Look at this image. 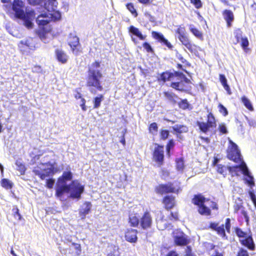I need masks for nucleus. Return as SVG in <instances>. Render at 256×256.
Returning <instances> with one entry per match:
<instances>
[{
    "instance_id": "38",
    "label": "nucleus",
    "mask_w": 256,
    "mask_h": 256,
    "mask_svg": "<svg viewBox=\"0 0 256 256\" xmlns=\"http://www.w3.org/2000/svg\"><path fill=\"white\" fill-rule=\"evenodd\" d=\"M55 8L53 10L50 9V12H52V13L49 14L50 16V18L54 21L58 20L61 18V14L58 10H55Z\"/></svg>"
},
{
    "instance_id": "49",
    "label": "nucleus",
    "mask_w": 256,
    "mask_h": 256,
    "mask_svg": "<svg viewBox=\"0 0 256 256\" xmlns=\"http://www.w3.org/2000/svg\"><path fill=\"white\" fill-rule=\"evenodd\" d=\"M16 164L17 166V170L20 172V174H24L26 170L25 165L24 164L18 161L16 162Z\"/></svg>"
},
{
    "instance_id": "34",
    "label": "nucleus",
    "mask_w": 256,
    "mask_h": 256,
    "mask_svg": "<svg viewBox=\"0 0 256 256\" xmlns=\"http://www.w3.org/2000/svg\"><path fill=\"white\" fill-rule=\"evenodd\" d=\"M56 0H45L44 8L50 12V10H53L56 6Z\"/></svg>"
},
{
    "instance_id": "46",
    "label": "nucleus",
    "mask_w": 256,
    "mask_h": 256,
    "mask_svg": "<svg viewBox=\"0 0 256 256\" xmlns=\"http://www.w3.org/2000/svg\"><path fill=\"white\" fill-rule=\"evenodd\" d=\"M48 31L45 28H39L36 32V34L41 40H44L46 38V34Z\"/></svg>"
},
{
    "instance_id": "23",
    "label": "nucleus",
    "mask_w": 256,
    "mask_h": 256,
    "mask_svg": "<svg viewBox=\"0 0 256 256\" xmlns=\"http://www.w3.org/2000/svg\"><path fill=\"white\" fill-rule=\"evenodd\" d=\"M234 212L235 214H240V216H242L246 221L248 222V220L249 217L248 215V213L242 204H234Z\"/></svg>"
},
{
    "instance_id": "62",
    "label": "nucleus",
    "mask_w": 256,
    "mask_h": 256,
    "mask_svg": "<svg viewBox=\"0 0 256 256\" xmlns=\"http://www.w3.org/2000/svg\"><path fill=\"white\" fill-rule=\"evenodd\" d=\"M55 182V180L54 178H50L48 179L46 181V186L49 188L51 189L53 188L54 184Z\"/></svg>"
},
{
    "instance_id": "41",
    "label": "nucleus",
    "mask_w": 256,
    "mask_h": 256,
    "mask_svg": "<svg viewBox=\"0 0 256 256\" xmlns=\"http://www.w3.org/2000/svg\"><path fill=\"white\" fill-rule=\"evenodd\" d=\"M176 56L178 60L183 64L184 68L190 67L191 66V64L184 58L182 54L178 52L176 54Z\"/></svg>"
},
{
    "instance_id": "51",
    "label": "nucleus",
    "mask_w": 256,
    "mask_h": 256,
    "mask_svg": "<svg viewBox=\"0 0 256 256\" xmlns=\"http://www.w3.org/2000/svg\"><path fill=\"white\" fill-rule=\"evenodd\" d=\"M234 232L236 235L239 238H245L247 236V233L246 232L243 231L240 228L238 227H236L234 228Z\"/></svg>"
},
{
    "instance_id": "24",
    "label": "nucleus",
    "mask_w": 256,
    "mask_h": 256,
    "mask_svg": "<svg viewBox=\"0 0 256 256\" xmlns=\"http://www.w3.org/2000/svg\"><path fill=\"white\" fill-rule=\"evenodd\" d=\"M54 52L56 58L58 62L62 64L67 62L68 56L64 50L61 49H56Z\"/></svg>"
},
{
    "instance_id": "56",
    "label": "nucleus",
    "mask_w": 256,
    "mask_h": 256,
    "mask_svg": "<svg viewBox=\"0 0 256 256\" xmlns=\"http://www.w3.org/2000/svg\"><path fill=\"white\" fill-rule=\"evenodd\" d=\"M218 108L219 109V112L221 113L224 116H226L228 114V111L226 108L222 104H220L218 105Z\"/></svg>"
},
{
    "instance_id": "55",
    "label": "nucleus",
    "mask_w": 256,
    "mask_h": 256,
    "mask_svg": "<svg viewBox=\"0 0 256 256\" xmlns=\"http://www.w3.org/2000/svg\"><path fill=\"white\" fill-rule=\"evenodd\" d=\"M169 219L170 220L178 221V212H171L170 216H168Z\"/></svg>"
},
{
    "instance_id": "53",
    "label": "nucleus",
    "mask_w": 256,
    "mask_h": 256,
    "mask_svg": "<svg viewBox=\"0 0 256 256\" xmlns=\"http://www.w3.org/2000/svg\"><path fill=\"white\" fill-rule=\"evenodd\" d=\"M234 37L236 38V42H234L235 44H236L239 42L240 39L242 38V32L240 28H238L234 32Z\"/></svg>"
},
{
    "instance_id": "31",
    "label": "nucleus",
    "mask_w": 256,
    "mask_h": 256,
    "mask_svg": "<svg viewBox=\"0 0 256 256\" xmlns=\"http://www.w3.org/2000/svg\"><path fill=\"white\" fill-rule=\"evenodd\" d=\"M128 222L131 227L137 228L140 226V218H138L136 215L130 216L128 218Z\"/></svg>"
},
{
    "instance_id": "59",
    "label": "nucleus",
    "mask_w": 256,
    "mask_h": 256,
    "mask_svg": "<svg viewBox=\"0 0 256 256\" xmlns=\"http://www.w3.org/2000/svg\"><path fill=\"white\" fill-rule=\"evenodd\" d=\"M218 130L220 134H226L228 133V130L224 124L222 123L219 124Z\"/></svg>"
},
{
    "instance_id": "52",
    "label": "nucleus",
    "mask_w": 256,
    "mask_h": 256,
    "mask_svg": "<svg viewBox=\"0 0 256 256\" xmlns=\"http://www.w3.org/2000/svg\"><path fill=\"white\" fill-rule=\"evenodd\" d=\"M13 212V216L18 220H20L22 218V216L20 213L19 209L16 206L13 208L12 210Z\"/></svg>"
},
{
    "instance_id": "48",
    "label": "nucleus",
    "mask_w": 256,
    "mask_h": 256,
    "mask_svg": "<svg viewBox=\"0 0 256 256\" xmlns=\"http://www.w3.org/2000/svg\"><path fill=\"white\" fill-rule=\"evenodd\" d=\"M160 140H165L168 138L170 136V132L168 130L160 129L159 132Z\"/></svg>"
},
{
    "instance_id": "29",
    "label": "nucleus",
    "mask_w": 256,
    "mask_h": 256,
    "mask_svg": "<svg viewBox=\"0 0 256 256\" xmlns=\"http://www.w3.org/2000/svg\"><path fill=\"white\" fill-rule=\"evenodd\" d=\"M129 32L132 34L134 35L137 36L140 40H144L146 37V35H143L139 29L131 26L129 28Z\"/></svg>"
},
{
    "instance_id": "18",
    "label": "nucleus",
    "mask_w": 256,
    "mask_h": 256,
    "mask_svg": "<svg viewBox=\"0 0 256 256\" xmlns=\"http://www.w3.org/2000/svg\"><path fill=\"white\" fill-rule=\"evenodd\" d=\"M174 134L178 140H184V137L181 135L182 133H186L188 131V127L186 125L176 124L172 126Z\"/></svg>"
},
{
    "instance_id": "1",
    "label": "nucleus",
    "mask_w": 256,
    "mask_h": 256,
    "mask_svg": "<svg viewBox=\"0 0 256 256\" xmlns=\"http://www.w3.org/2000/svg\"><path fill=\"white\" fill-rule=\"evenodd\" d=\"M175 77H179L181 80L179 82H172L170 86L178 91L192 94V84L182 72L178 71H174L172 72L169 71L162 72L160 74L159 80L165 82L173 80Z\"/></svg>"
},
{
    "instance_id": "35",
    "label": "nucleus",
    "mask_w": 256,
    "mask_h": 256,
    "mask_svg": "<svg viewBox=\"0 0 256 256\" xmlns=\"http://www.w3.org/2000/svg\"><path fill=\"white\" fill-rule=\"evenodd\" d=\"M1 186L6 190L11 189L13 186V183L7 178H2L0 181Z\"/></svg>"
},
{
    "instance_id": "28",
    "label": "nucleus",
    "mask_w": 256,
    "mask_h": 256,
    "mask_svg": "<svg viewBox=\"0 0 256 256\" xmlns=\"http://www.w3.org/2000/svg\"><path fill=\"white\" fill-rule=\"evenodd\" d=\"M72 178V174L69 170L64 172L62 175L58 178V184H66L67 181H70Z\"/></svg>"
},
{
    "instance_id": "61",
    "label": "nucleus",
    "mask_w": 256,
    "mask_h": 256,
    "mask_svg": "<svg viewBox=\"0 0 256 256\" xmlns=\"http://www.w3.org/2000/svg\"><path fill=\"white\" fill-rule=\"evenodd\" d=\"M236 256H250V255L247 250L240 248L237 252Z\"/></svg>"
},
{
    "instance_id": "25",
    "label": "nucleus",
    "mask_w": 256,
    "mask_h": 256,
    "mask_svg": "<svg viewBox=\"0 0 256 256\" xmlns=\"http://www.w3.org/2000/svg\"><path fill=\"white\" fill-rule=\"evenodd\" d=\"M224 20L226 22L228 28L232 26V22L234 20V15L232 11L229 10H225L222 12Z\"/></svg>"
},
{
    "instance_id": "47",
    "label": "nucleus",
    "mask_w": 256,
    "mask_h": 256,
    "mask_svg": "<svg viewBox=\"0 0 256 256\" xmlns=\"http://www.w3.org/2000/svg\"><path fill=\"white\" fill-rule=\"evenodd\" d=\"M178 106L179 108L183 110H186L189 109L190 104H189L187 99L182 100L180 102H178Z\"/></svg>"
},
{
    "instance_id": "20",
    "label": "nucleus",
    "mask_w": 256,
    "mask_h": 256,
    "mask_svg": "<svg viewBox=\"0 0 256 256\" xmlns=\"http://www.w3.org/2000/svg\"><path fill=\"white\" fill-rule=\"evenodd\" d=\"M240 242L242 245L247 248L250 250H254L255 244L252 235L247 236L244 239L240 240Z\"/></svg>"
},
{
    "instance_id": "13",
    "label": "nucleus",
    "mask_w": 256,
    "mask_h": 256,
    "mask_svg": "<svg viewBox=\"0 0 256 256\" xmlns=\"http://www.w3.org/2000/svg\"><path fill=\"white\" fill-rule=\"evenodd\" d=\"M153 224L152 216L150 212L146 210L140 217V228L144 230L150 229Z\"/></svg>"
},
{
    "instance_id": "50",
    "label": "nucleus",
    "mask_w": 256,
    "mask_h": 256,
    "mask_svg": "<svg viewBox=\"0 0 256 256\" xmlns=\"http://www.w3.org/2000/svg\"><path fill=\"white\" fill-rule=\"evenodd\" d=\"M110 250L106 256H118V248H116L114 245L110 246Z\"/></svg>"
},
{
    "instance_id": "21",
    "label": "nucleus",
    "mask_w": 256,
    "mask_h": 256,
    "mask_svg": "<svg viewBox=\"0 0 256 256\" xmlns=\"http://www.w3.org/2000/svg\"><path fill=\"white\" fill-rule=\"evenodd\" d=\"M38 168V167L34 168L32 170V172L35 174V175L38 176L42 180H44L47 176L53 175L54 173V168H52L44 169V170L45 172V173L41 172Z\"/></svg>"
},
{
    "instance_id": "17",
    "label": "nucleus",
    "mask_w": 256,
    "mask_h": 256,
    "mask_svg": "<svg viewBox=\"0 0 256 256\" xmlns=\"http://www.w3.org/2000/svg\"><path fill=\"white\" fill-rule=\"evenodd\" d=\"M152 38L156 40L158 42L164 44L170 49L172 48L173 46L164 38L162 34L158 32L152 31Z\"/></svg>"
},
{
    "instance_id": "54",
    "label": "nucleus",
    "mask_w": 256,
    "mask_h": 256,
    "mask_svg": "<svg viewBox=\"0 0 256 256\" xmlns=\"http://www.w3.org/2000/svg\"><path fill=\"white\" fill-rule=\"evenodd\" d=\"M249 45V42L248 39L246 37L242 38H241V42L240 46L244 50H246L248 48V46Z\"/></svg>"
},
{
    "instance_id": "60",
    "label": "nucleus",
    "mask_w": 256,
    "mask_h": 256,
    "mask_svg": "<svg viewBox=\"0 0 256 256\" xmlns=\"http://www.w3.org/2000/svg\"><path fill=\"white\" fill-rule=\"evenodd\" d=\"M190 2L197 9L202 7V4L201 0H190Z\"/></svg>"
},
{
    "instance_id": "45",
    "label": "nucleus",
    "mask_w": 256,
    "mask_h": 256,
    "mask_svg": "<svg viewBox=\"0 0 256 256\" xmlns=\"http://www.w3.org/2000/svg\"><path fill=\"white\" fill-rule=\"evenodd\" d=\"M190 32L197 38L202 40L203 34L202 32L200 31L195 27H192L190 28Z\"/></svg>"
},
{
    "instance_id": "33",
    "label": "nucleus",
    "mask_w": 256,
    "mask_h": 256,
    "mask_svg": "<svg viewBox=\"0 0 256 256\" xmlns=\"http://www.w3.org/2000/svg\"><path fill=\"white\" fill-rule=\"evenodd\" d=\"M175 146V142L174 139L169 140L166 146V153L167 156H170L171 155L170 152L172 150Z\"/></svg>"
},
{
    "instance_id": "27",
    "label": "nucleus",
    "mask_w": 256,
    "mask_h": 256,
    "mask_svg": "<svg viewBox=\"0 0 256 256\" xmlns=\"http://www.w3.org/2000/svg\"><path fill=\"white\" fill-rule=\"evenodd\" d=\"M92 208V204L90 202H86L83 204V206L80 209L79 214L82 218L84 219L86 214L90 212Z\"/></svg>"
},
{
    "instance_id": "12",
    "label": "nucleus",
    "mask_w": 256,
    "mask_h": 256,
    "mask_svg": "<svg viewBox=\"0 0 256 256\" xmlns=\"http://www.w3.org/2000/svg\"><path fill=\"white\" fill-rule=\"evenodd\" d=\"M230 146L227 150L226 157L228 159L236 163L242 161L240 152L237 145L232 141H230Z\"/></svg>"
},
{
    "instance_id": "43",
    "label": "nucleus",
    "mask_w": 256,
    "mask_h": 256,
    "mask_svg": "<svg viewBox=\"0 0 256 256\" xmlns=\"http://www.w3.org/2000/svg\"><path fill=\"white\" fill-rule=\"evenodd\" d=\"M176 162L177 170L179 171H182L184 168V158H176Z\"/></svg>"
},
{
    "instance_id": "42",
    "label": "nucleus",
    "mask_w": 256,
    "mask_h": 256,
    "mask_svg": "<svg viewBox=\"0 0 256 256\" xmlns=\"http://www.w3.org/2000/svg\"><path fill=\"white\" fill-rule=\"evenodd\" d=\"M126 6L134 17L136 18L138 16V14L134 8V4L132 2L127 3L126 4Z\"/></svg>"
},
{
    "instance_id": "63",
    "label": "nucleus",
    "mask_w": 256,
    "mask_h": 256,
    "mask_svg": "<svg viewBox=\"0 0 256 256\" xmlns=\"http://www.w3.org/2000/svg\"><path fill=\"white\" fill-rule=\"evenodd\" d=\"M186 256H196L192 253L191 247L187 246L186 249Z\"/></svg>"
},
{
    "instance_id": "14",
    "label": "nucleus",
    "mask_w": 256,
    "mask_h": 256,
    "mask_svg": "<svg viewBox=\"0 0 256 256\" xmlns=\"http://www.w3.org/2000/svg\"><path fill=\"white\" fill-rule=\"evenodd\" d=\"M68 44L71 48L72 52L74 55L78 56L82 52V46L78 36L73 35L70 36Z\"/></svg>"
},
{
    "instance_id": "44",
    "label": "nucleus",
    "mask_w": 256,
    "mask_h": 256,
    "mask_svg": "<svg viewBox=\"0 0 256 256\" xmlns=\"http://www.w3.org/2000/svg\"><path fill=\"white\" fill-rule=\"evenodd\" d=\"M148 132L150 134L155 135L158 131V126L156 122L150 124L148 128Z\"/></svg>"
},
{
    "instance_id": "57",
    "label": "nucleus",
    "mask_w": 256,
    "mask_h": 256,
    "mask_svg": "<svg viewBox=\"0 0 256 256\" xmlns=\"http://www.w3.org/2000/svg\"><path fill=\"white\" fill-rule=\"evenodd\" d=\"M72 245L74 247L76 256H79L82 252V248L80 244L76 242H72Z\"/></svg>"
},
{
    "instance_id": "30",
    "label": "nucleus",
    "mask_w": 256,
    "mask_h": 256,
    "mask_svg": "<svg viewBox=\"0 0 256 256\" xmlns=\"http://www.w3.org/2000/svg\"><path fill=\"white\" fill-rule=\"evenodd\" d=\"M48 14H47L39 15L36 18V22L38 26H44L49 23L50 20L48 18Z\"/></svg>"
},
{
    "instance_id": "37",
    "label": "nucleus",
    "mask_w": 256,
    "mask_h": 256,
    "mask_svg": "<svg viewBox=\"0 0 256 256\" xmlns=\"http://www.w3.org/2000/svg\"><path fill=\"white\" fill-rule=\"evenodd\" d=\"M164 94L170 102L174 104H176V99L178 98V96L176 94L169 92H164Z\"/></svg>"
},
{
    "instance_id": "9",
    "label": "nucleus",
    "mask_w": 256,
    "mask_h": 256,
    "mask_svg": "<svg viewBox=\"0 0 256 256\" xmlns=\"http://www.w3.org/2000/svg\"><path fill=\"white\" fill-rule=\"evenodd\" d=\"M180 190V186L176 188L171 182L159 184L154 188L155 192L160 195L167 194H178Z\"/></svg>"
},
{
    "instance_id": "3",
    "label": "nucleus",
    "mask_w": 256,
    "mask_h": 256,
    "mask_svg": "<svg viewBox=\"0 0 256 256\" xmlns=\"http://www.w3.org/2000/svg\"><path fill=\"white\" fill-rule=\"evenodd\" d=\"M24 2L20 0H14L12 2V10L14 12L15 16L22 20L28 28H32L33 26L32 20L35 17L34 12L30 10L24 12Z\"/></svg>"
},
{
    "instance_id": "15",
    "label": "nucleus",
    "mask_w": 256,
    "mask_h": 256,
    "mask_svg": "<svg viewBox=\"0 0 256 256\" xmlns=\"http://www.w3.org/2000/svg\"><path fill=\"white\" fill-rule=\"evenodd\" d=\"M162 202L164 204V208L168 211L173 208L176 204L174 196L170 195L164 196L162 198Z\"/></svg>"
},
{
    "instance_id": "16",
    "label": "nucleus",
    "mask_w": 256,
    "mask_h": 256,
    "mask_svg": "<svg viewBox=\"0 0 256 256\" xmlns=\"http://www.w3.org/2000/svg\"><path fill=\"white\" fill-rule=\"evenodd\" d=\"M138 233L137 230L132 228H127L124 232L125 240L129 242L136 243L138 240Z\"/></svg>"
},
{
    "instance_id": "26",
    "label": "nucleus",
    "mask_w": 256,
    "mask_h": 256,
    "mask_svg": "<svg viewBox=\"0 0 256 256\" xmlns=\"http://www.w3.org/2000/svg\"><path fill=\"white\" fill-rule=\"evenodd\" d=\"M190 242V240L185 235L176 236L174 237V244L177 246H186Z\"/></svg>"
},
{
    "instance_id": "36",
    "label": "nucleus",
    "mask_w": 256,
    "mask_h": 256,
    "mask_svg": "<svg viewBox=\"0 0 256 256\" xmlns=\"http://www.w3.org/2000/svg\"><path fill=\"white\" fill-rule=\"evenodd\" d=\"M241 101L245 107L250 111L254 110L253 106L250 100L244 96L241 98Z\"/></svg>"
},
{
    "instance_id": "10",
    "label": "nucleus",
    "mask_w": 256,
    "mask_h": 256,
    "mask_svg": "<svg viewBox=\"0 0 256 256\" xmlns=\"http://www.w3.org/2000/svg\"><path fill=\"white\" fill-rule=\"evenodd\" d=\"M152 159L158 166L164 164V152L163 145L156 143L154 144V148L152 152Z\"/></svg>"
},
{
    "instance_id": "58",
    "label": "nucleus",
    "mask_w": 256,
    "mask_h": 256,
    "mask_svg": "<svg viewBox=\"0 0 256 256\" xmlns=\"http://www.w3.org/2000/svg\"><path fill=\"white\" fill-rule=\"evenodd\" d=\"M142 46L146 52L149 53H153L154 50L152 48L150 44L147 42H144L142 44Z\"/></svg>"
},
{
    "instance_id": "5",
    "label": "nucleus",
    "mask_w": 256,
    "mask_h": 256,
    "mask_svg": "<svg viewBox=\"0 0 256 256\" xmlns=\"http://www.w3.org/2000/svg\"><path fill=\"white\" fill-rule=\"evenodd\" d=\"M176 34H178V38L182 44L191 53L196 54L198 52L199 47L192 43L186 35V28L184 26H178L176 30Z\"/></svg>"
},
{
    "instance_id": "39",
    "label": "nucleus",
    "mask_w": 256,
    "mask_h": 256,
    "mask_svg": "<svg viewBox=\"0 0 256 256\" xmlns=\"http://www.w3.org/2000/svg\"><path fill=\"white\" fill-rule=\"evenodd\" d=\"M217 166V172L224 176H226L227 175V171L228 170V166H225L224 165H222V164H218L216 166Z\"/></svg>"
},
{
    "instance_id": "4",
    "label": "nucleus",
    "mask_w": 256,
    "mask_h": 256,
    "mask_svg": "<svg viewBox=\"0 0 256 256\" xmlns=\"http://www.w3.org/2000/svg\"><path fill=\"white\" fill-rule=\"evenodd\" d=\"M240 170H241L244 175L247 177L244 178L246 184L250 187L254 186V178L250 175L248 168L244 162H242L239 165L228 166V171L232 177L239 176Z\"/></svg>"
},
{
    "instance_id": "7",
    "label": "nucleus",
    "mask_w": 256,
    "mask_h": 256,
    "mask_svg": "<svg viewBox=\"0 0 256 256\" xmlns=\"http://www.w3.org/2000/svg\"><path fill=\"white\" fill-rule=\"evenodd\" d=\"M206 200L201 194H194L192 199V202L198 206V212L202 216H208L211 215L210 209L205 205Z\"/></svg>"
},
{
    "instance_id": "64",
    "label": "nucleus",
    "mask_w": 256,
    "mask_h": 256,
    "mask_svg": "<svg viewBox=\"0 0 256 256\" xmlns=\"http://www.w3.org/2000/svg\"><path fill=\"white\" fill-rule=\"evenodd\" d=\"M224 252L220 251L218 250H215L214 252L210 255V256H224Z\"/></svg>"
},
{
    "instance_id": "19",
    "label": "nucleus",
    "mask_w": 256,
    "mask_h": 256,
    "mask_svg": "<svg viewBox=\"0 0 256 256\" xmlns=\"http://www.w3.org/2000/svg\"><path fill=\"white\" fill-rule=\"evenodd\" d=\"M70 191L69 184H58V182L56 184V190L55 195L58 198H62L64 193H68Z\"/></svg>"
},
{
    "instance_id": "2",
    "label": "nucleus",
    "mask_w": 256,
    "mask_h": 256,
    "mask_svg": "<svg viewBox=\"0 0 256 256\" xmlns=\"http://www.w3.org/2000/svg\"><path fill=\"white\" fill-rule=\"evenodd\" d=\"M100 66V62L98 60L94 62L88 66V75L86 77V86L92 94H96L97 92H102L104 87L100 80L102 78V74L98 68Z\"/></svg>"
},
{
    "instance_id": "22",
    "label": "nucleus",
    "mask_w": 256,
    "mask_h": 256,
    "mask_svg": "<svg viewBox=\"0 0 256 256\" xmlns=\"http://www.w3.org/2000/svg\"><path fill=\"white\" fill-rule=\"evenodd\" d=\"M31 41H32V39L20 41L18 44V47L20 50L23 53L29 52V50H31L33 46Z\"/></svg>"
},
{
    "instance_id": "8",
    "label": "nucleus",
    "mask_w": 256,
    "mask_h": 256,
    "mask_svg": "<svg viewBox=\"0 0 256 256\" xmlns=\"http://www.w3.org/2000/svg\"><path fill=\"white\" fill-rule=\"evenodd\" d=\"M206 118V122L198 121L196 122L200 130L205 134L207 133L210 129H213L216 127V120L211 112L208 113Z\"/></svg>"
},
{
    "instance_id": "11",
    "label": "nucleus",
    "mask_w": 256,
    "mask_h": 256,
    "mask_svg": "<svg viewBox=\"0 0 256 256\" xmlns=\"http://www.w3.org/2000/svg\"><path fill=\"white\" fill-rule=\"evenodd\" d=\"M70 196L72 198L79 200L81 198V195L84 192V186L80 184L78 180H72L70 184Z\"/></svg>"
},
{
    "instance_id": "32",
    "label": "nucleus",
    "mask_w": 256,
    "mask_h": 256,
    "mask_svg": "<svg viewBox=\"0 0 256 256\" xmlns=\"http://www.w3.org/2000/svg\"><path fill=\"white\" fill-rule=\"evenodd\" d=\"M219 78L222 86H223L224 90L226 91L228 94L230 95L232 92L230 86L228 84L227 80L225 76L223 74H220L219 76Z\"/></svg>"
},
{
    "instance_id": "6",
    "label": "nucleus",
    "mask_w": 256,
    "mask_h": 256,
    "mask_svg": "<svg viewBox=\"0 0 256 256\" xmlns=\"http://www.w3.org/2000/svg\"><path fill=\"white\" fill-rule=\"evenodd\" d=\"M208 227L212 230L215 231L222 238L227 239L228 236L226 232L228 234L230 233L231 220L230 218H226L224 224H222L220 226L218 222H212L210 224Z\"/></svg>"
},
{
    "instance_id": "40",
    "label": "nucleus",
    "mask_w": 256,
    "mask_h": 256,
    "mask_svg": "<svg viewBox=\"0 0 256 256\" xmlns=\"http://www.w3.org/2000/svg\"><path fill=\"white\" fill-rule=\"evenodd\" d=\"M104 99V96L102 94H99L98 96L95 97L94 99V108H98L100 106L101 102Z\"/></svg>"
}]
</instances>
